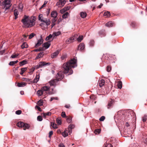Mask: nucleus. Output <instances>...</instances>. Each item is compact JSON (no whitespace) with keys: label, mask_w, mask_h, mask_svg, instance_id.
Here are the masks:
<instances>
[{"label":"nucleus","mask_w":147,"mask_h":147,"mask_svg":"<svg viewBox=\"0 0 147 147\" xmlns=\"http://www.w3.org/2000/svg\"><path fill=\"white\" fill-rule=\"evenodd\" d=\"M131 26L132 27H134L137 26V24L135 22H133L131 24Z\"/></svg>","instance_id":"13d9d810"},{"label":"nucleus","mask_w":147,"mask_h":147,"mask_svg":"<svg viewBox=\"0 0 147 147\" xmlns=\"http://www.w3.org/2000/svg\"><path fill=\"white\" fill-rule=\"evenodd\" d=\"M114 101L113 100L111 99V100L109 101L107 105V108L109 109L113 106V103L114 102Z\"/></svg>","instance_id":"0eeeda50"},{"label":"nucleus","mask_w":147,"mask_h":147,"mask_svg":"<svg viewBox=\"0 0 147 147\" xmlns=\"http://www.w3.org/2000/svg\"><path fill=\"white\" fill-rule=\"evenodd\" d=\"M22 80L23 81H25L26 82H30V80L29 79L26 78H22Z\"/></svg>","instance_id":"4d7b16f0"},{"label":"nucleus","mask_w":147,"mask_h":147,"mask_svg":"<svg viewBox=\"0 0 147 147\" xmlns=\"http://www.w3.org/2000/svg\"><path fill=\"white\" fill-rule=\"evenodd\" d=\"M22 113V111L20 110H18L16 111V113L17 115H20Z\"/></svg>","instance_id":"bf43d9fd"},{"label":"nucleus","mask_w":147,"mask_h":147,"mask_svg":"<svg viewBox=\"0 0 147 147\" xmlns=\"http://www.w3.org/2000/svg\"><path fill=\"white\" fill-rule=\"evenodd\" d=\"M51 64L50 63H46L45 62L42 61L40 62L36 66V68L38 69L39 68L45 65H49Z\"/></svg>","instance_id":"423d86ee"},{"label":"nucleus","mask_w":147,"mask_h":147,"mask_svg":"<svg viewBox=\"0 0 147 147\" xmlns=\"http://www.w3.org/2000/svg\"><path fill=\"white\" fill-rule=\"evenodd\" d=\"M113 25V23L112 22H108L105 24V26L108 27H112Z\"/></svg>","instance_id":"c756f323"},{"label":"nucleus","mask_w":147,"mask_h":147,"mask_svg":"<svg viewBox=\"0 0 147 147\" xmlns=\"http://www.w3.org/2000/svg\"><path fill=\"white\" fill-rule=\"evenodd\" d=\"M19 14L18 10L16 9L14 11V14L15 17V19H16L18 17V15Z\"/></svg>","instance_id":"5701e85b"},{"label":"nucleus","mask_w":147,"mask_h":147,"mask_svg":"<svg viewBox=\"0 0 147 147\" xmlns=\"http://www.w3.org/2000/svg\"><path fill=\"white\" fill-rule=\"evenodd\" d=\"M62 135L64 137H65L68 135V131L67 129H65L64 131L62 133Z\"/></svg>","instance_id":"dca6fc26"},{"label":"nucleus","mask_w":147,"mask_h":147,"mask_svg":"<svg viewBox=\"0 0 147 147\" xmlns=\"http://www.w3.org/2000/svg\"><path fill=\"white\" fill-rule=\"evenodd\" d=\"M69 15V13L68 12H66L62 15V18L63 19H65L66 18H67Z\"/></svg>","instance_id":"72a5a7b5"},{"label":"nucleus","mask_w":147,"mask_h":147,"mask_svg":"<svg viewBox=\"0 0 147 147\" xmlns=\"http://www.w3.org/2000/svg\"><path fill=\"white\" fill-rule=\"evenodd\" d=\"M43 52H41L39 53L37 56L36 57L35 59H37L41 57H42L43 56Z\"/></svg>","instance_id":"473e14b6"},{"label":"nucleus","mask_w":147,"mask_h":147,"mask_svg":"<svg viewBox=\"0 0 147 147\" xmlns=\"http://www.w3.org/2000/svg\"><path fill=\"white\" fill-rule=\"evenodd\" d=\"M100 132V129H96L94 131V133L96 134H99Z\"/></svg>","instance_id":"3c124183"},{"label":"nucleus","mask_w":147,"mask_h":147,"mask_svg":"<svg viewBox=\"0 0 147 147\" xmlns=\"http://www.w3.org/2000/svg\"><path fill=\"white\" fill-rule=\"evenodd\" d=\"M49 89V87L48 86H45L42 87L41 88V89L43 92L47 91Z\"/></svg>","instance_id":"a211bd4d"},{"label":"nucleus","mask_w":147,"mask_h":147,"mask_svg":"<svg viewBox=\"0 0 147 147\" xmlns=\"http://www.w3.org/2000/svg\"><path fill=\"white\" fill-rule=\"evenodd\" d=\"M42 114L43 117L45 118H46V116H50L51 114V113L50 112H48L47 113H43Z\"/></svg>","instance_id":"cd10ccee"},{"label":"nucleus","mask_w":147,"mask_h":147,"mask_svg":"<svg viewBox=\"0 0 147 147\" xmlns=\"http://www.w3.org/2000/svg\"><path fill=\"white\" fill-rule=\"evenodd\" d=\"M29 125L26 123H24V126H23V127H24V129L25 130L26 129H28L29 128Z\"/></svg>","instance_id":"37998d69"},{"label":"nucleus","mask_w":147,"mask_h":147,"mask_svg":"<svg viewBox=\"0 0 147 147\" xmlns=\"http://www.w3.org/2000/svg\"><path fill=\"white\" fill-rule=\"evenodd\" d=\"M67 57V55L65 54L62 55L61 57V59L62 60H64Z\"/></svg>","instance_id":"c03bdc74"},{"label":"nucleus","mask_w":147,"mask_h":147,"mask_svg":"<svg viewBox=\"0 0 147 147\" xmlns=\"http://www.w3.org/2000/svg\"><path fill=\"white\" fill-rule=\"evenodd\" d=\"M38 20L39 21L43 22H44L45 20H46L47 19V18H44L42 16V14L39 15L38 16Z\"/></svg>","instance_id":"1a4fd4ad"},{"label":"nucleus","mask_w":147,"mask_h":147,"mask_svg":"<svg viewBox=\"0 0 147 147\" xmlns=\"http://www.w3.org/2000/svg\"><path fill=\"white\" fill-rule=\"evenodd\" d=\"M74 127H75V126L74 125L71 124V125H70L68 127V129H72L74 128Z\"/></svg>","instance_id":"8fccbe9b"},{"label":"nucleus","mask_w":147,"mask_h":147,"mask_svg":"<svg viewBox=\"0 0 147 147\" xmlns=\"http://www.w3.org/2000/svg\"><path fill=\"white\" fill-rule=\"evenodd\" d=\"M20 65L22 66L27 63V61L26 60H24L20 61Z\"/></svg>","instance_id":"2f4dec72"},{"label":"nucleus","mask_w":147,"mask_h":147,"mask_svg":"<svg viewBox=\"0 0 147 147\" xmlns=\"http://www.w3.org/2000/svg\"><path fill=\"white\" fill-rule=\"evenodd\" d=\"M57 19L55 18H53L51 22V28H52L54 26H55V22L57 20Z\"/></svg>","instance_id":"a878e982"},{"label":"nucleus","mask_w":147,"mask_h":147,"mask_svg":"<svg viewBox=\"0 0 147 147\" xmlns=\"http://www.w3.org/2000/svg\"><path fill=\"white\" fill-rule=\"evenodd\" d=\"M43 42V39L41 37L40 39L38 40L36 44L35 47L37 48L40 46Z\"/></svg>","instance_id":"6e6552de"},{"label":"nucleus","mask_w":147,"mask_h":147,"mask_svg":"<svg viewBox=\"0 0 147 147\" xmlns=\"http://www.w3.org/2000/svg\"><path fill=\"white\" fill-rule=\"evenodd\" d=\"M11 0H5L2 3V5L4 6V8L5 10L9 8L11 5Z\"/></svg>","instance_id":"20e7f679"},{"label":"nucleus","mask_w":147,"mask_h":147,"mask_svg":"<svg viewBox=\"0 0 147 147\" xmlns=\"http://www.w3.org/2000/svg\"><path fill=\"white\" fill-rule=\"evenodd\" d=\"M81 17L82 18H85L87 16V14L86 12H82L80 14Z\"/></svg>","instance_id":"b1692460"},{"label":"nucleus","mask_w":147,"mask_h":147,"mask_svg":"<svg viewBox=\"0 0 147 147\" xmlns=\"http://www.w3.org/2000/svg\"><path fill=\"white\" fill-rule=\"evenodd\" d=\"M85 48V45L84 43H80L78 46V50H82L84 49Z\"/></svg>","instance_id":"4468645a"},{"label":"nucleus","mask_w":147,"mask_h":147,"mask_svg":"<svg viewBox=\"0 0 147 147\" xmlns=\"http://www.w3.org/2000/svg\"><path fill=\"white\" fill-rule=\"evenodd\" d=\"M51 126L53 128L55 129L57 128L56 124L54 122L51 123Z\"/></svg>","instance_id":"79ce46f5"},{"label":"nucleus","mask_w":147,"mask_h":147,"mask_svg":"<svg viewBox=\"0 0 147 147\" xmlns=\"http://www.w3.org/2000/svg\"><path fill=\"white\" fill-rule=\"evenodd\" d=\"M43 92L42 89H41V90H38L37 92V93L38 96H40L42 94Z\"/></svg>","instance_id":"7c9ffc66"},{"label":"nucleus","mask_w":147,"mask_h":147,"mask_svg":"<svg viewBox=\"0 0 147 147\" xmlns=\"http://www.w3.org/2000/svg\"><path fill=\"white\" fill-rule=\"evenodd\" d=\"M57 13L56 11H53L51 12V17H53V18H57Z\"/></svg>","instance_id":"9d476101"},{"label":"nucleus","mask_w":147,"mask_h":147,"mask_svg":"<svg viewBox=\"0 0 147 147\" xmlns=\"http://www.w3.org/2000/svg\"><path fill=\"white\" fill-rule=\"evenodd\" d=\"M15 64L14 61H10L9 63V65L11 66H13Z\"/></svg>","instance_id":"0e129e2a"},{"label":"nucleus","mask_w":147,"mask_h":147,"mask_svg":"<svg viewBox=\"0 0 147 147\" xmlns=\"http://www.w3.org/2000/svg\"><path fill=\"white\" fill-rule=\"evenodd\" d=\"M94 41L93 40H91L90 42V46H94Z\"/></svg>","instance_id":"864d4df0"},{"label":"nucleus","mask_w":147,"mask_h":147,"mask_svg":"<svg viewBox=\"0 0 147 147\" xmlns=\"http://www.w3.org/2000/svg\"><path fill=\"white\" fill-rule=\"evenodd\" d=\"M77 66V60L75 58L71 59L68 62L65 63L63 65V68L64 73H67L69 72V74H71L73 73V70L71 69V68H74Z\"/></svg>","instance_id":"f257e3e1"},{"label":"nucleus","mask_w":147,"mask_h":147,"mask_svg":"<svg viewBox=\"0 0 147 147\" xmlns=\"http://www.w3.org/2000/svg\"><path fill=\"white\" fill-rule=\"evenodd\" d=\"M59 53V51H56L55 52L51 54V57L52 58H55Z\"/></svg>","instance_id":"2eb2a0df"},{"label":"nucleus","mask_w":147,"mask_h":147,"mask_svg":"<svg viewBox=\"0 0 147 147\" xmlns=\"http://www.w3.org/2000/svg\"><path fill=\"white\" fill-rule=\"evenodd\" d=\"M26 83L25 82L18 83L17 86L19 87H24L26 86Z\"/></svg>","instance_id":"aec40b11"},{"label":"nucleus","mask_w":147,"mask_h":147,"mask_svg":"<svg viewBox=\"0 0 147 147\" xmlns=\"http://www.w3.org/2000/svg\"><path fill=\"white\" fill-rule=\"evenodd\" d=\"M56 5L58 6L59 7H62L61 5V2L59 1V2H57L56 3Z\"/></svg>","instance_id":"680f3d73"},{"label":"nucleus","mask_w":147,"mask_h":147,"mask_svg":"<svg viewBox=\"0 0 147 147\" xmlns=\"http://www.w3.org/2000/svg\"><path fill=\"white\" fill-rule=\"evenodd\" d=\"M127 117L125 119V121L126 122L125 123V126L127 127L129 126V124L128 123V122H127V120L131 119L132 118L133 115V117L134 118L136 116L135 113H134L133 111H131L127 113Z\"/></svg>","instance_id":"7ed1b4c3"},{"label":"nucleus","mask_w":147,"mask_h":147,"mask_svg":"<svg viewBox=\"0 0 147 147\" xmlns=\"http://www.w3.org/2000/svg\"><path fill=\"white\" fill-rule=\"evenodd\" d=\"M104 16L107 17H109L110 16V13L108 11L105 12L104 13Z\"/></svg>","instance_id":"ea45409f"},{"label":"nucleus","mask_w":147,"mask_h":147,"mask_svg":"<svg viewBox=\"0 0 147 147\" xmlns=\"http://www.w3.org/2000/svg\"><path fill=\"white\" fill-rule=\"evenodd\" d=\"M35 19L36 18L33 16L31 17L29 19L28 16L25 15L24 18L22 20V22L25 27H31L34 25Z\"/></svg>","instance_id":"f03ea898"},{"label":"nucleus","mask_w":147,"mask_h":147,"mask_svg":"<svg viewBox=\"0 0 147 147\" xmlns=\"http://www.w3.org/2000/svg\"><path fill=\"white\" fill-rule=\"evenodd\" d=\"M83 38V36H79L78 38H77L78 41V42H81Z\"/></svg>","instance_id":"4c0bfd02"},{"label":"nucleus","mask_w":147,"mask_h":147,"mask_svg":"<svg viewBox=\"0 0 147 147\" xmlns=\"http://www.w3.org/2000/svg\"><path fill=\"white\" fill-rule=\"evenodd\" d=\"M56 80L55 79L52 80L49 82V84L51 86H55L56 84V82H57Z\"/></svg>","instance_id":"9b49d317"},{"label":"nucleus","mask_w":147,"mask_h":147,"mask_svg":"<svg viewBox=\"0 0 147 147\" xmlns=\"http://www.w3.org/2000/svg\"><path fill=\"white\" fill-rule=\"evenodd\" d=\"M64 73L62 71H59L56 75V79L57 81L61 80L64 78Z\"/></svg>","instance_id":"39448f33"},{"label":"nucleus","mask_w":147,"mask_h":147,"mask_svg":"<svg viewBox=\"0 0 147 147\" xmlns=\"http://www.w3.org/2000/svg\"><path fill=\"white\" fill-rule=\"evenodd\" d=\"M35 35V34L32 33L30 35H29V39H30L32 38L33 37H34Z\"/></svg>","instance_id":"a18cd8bd"},{"label":"nucleus","mask_w":147,"mask_h":147,"mask_svg":"<svg viewBox=\"0 0 147 147\" xmlns=\"http://www.w3.org/2000/svg\"><path fill=\"white\" fill-rule=\"evenodd\" d=\"M61 116L63 117H66L65 112H62V113H61Z\"/></svg>","instance_id":"e2e57ef3"},{"label":"nucleus","mask_w":147,"mask_h":147,"mask_svg":"<svg viewBox=\"0 0 147 147\" xmlns=\"http://www.w3.org/2000/svg\"><path fill=\"white\" fill-rule=\"evenodd\" d=\"M28 45L27 43L25 42H24L21 46V48L23 49L25 48H27L28 47Z\"/></svg>","instance_id":"c85d7f7f"},{"label":"nucleus","mask_w":147,"mask_h":147,"mask_svg":"<svg viewBox=\"0 0 147 147\" xmlns=\"http://www.w3.org/2000/svg\"><path fill=\"white\" fill-rule=\"evenodd\" d=\"M37 104L39 106H42L43 104V100L41 99L38 102Z\"/></svg>","instance_id":"58836bf2"},{"label":"nucleus","mask_w":147,"mask_h":147,"mask_svg":"<svg viewBox=\"0 0 147 147\" xmlns=\"http://www.w3.org/2000/svg\"><path fill=\"white\" fill-rule=\"evenodd\" d=\"M35 108L37 109L38 110L40 111H42V110L40 108L39 106L36 105L35 106Z\"/></svg>","instance_id":"774afa93"},{"label":"nucleus","mask_w":147,"mask_h":147,"mask_svg":"<svg viewBox=\"0 0 147 147\" xmlns=\"http://www.w3.org/2000/svg\"><path fill=\"white\" fill-rule=\"evenodd\" d=\"M61 34V32L60 31H58L57 32H54L53 34V38H54L55 36H57Z\"/></svg>","instance_id":"4be33fe9"},{"label":"nucleus","mask_w":147,"mask_h":147,"mask_svg":"<svg viewBox=\"0 0 147 147\" xmlns=\"http://www.w3.org/2000/svg\"><path fill=\"white\" fill-rule=\"evenodd\" d=\"M60 1L61 2V6L62 7L65 4L66 1L65 0H63L61 1Z\"/></svg>","instance_id":"09e8293b"},{"label":"nucleus","mask_w":147,"mask_h":147,"mask_svg":"<svg viewBox=\"0 0 147 147\" xmlns=\"http://www.w3.org/2000/svg\"><path fill=\"white\" fill-rule=\"evenodd\" d=\"M53 36V35H52L51 34L49 35V36H47L46 38V40H49Z\"/></svg>","instance_id":"49530a36"},{"label":"nucleus","mask_w":147,"mask_h":147,"mask_svg":"<svg viewBox=\"0 0 147 147\" xmlns=\"http://www.w3.org/2000/svg\"><path fill=\"white\" fill-rule=\"evenodd\" d=\"M111 67L109 66H108L107 67V71L108 72H109L111 71Z\"/></svg>","instance_id":"69168bd1"},{"label":"nucleus","mask_w":147,"mask_h":147,"mask_svg":"<svg viewBox=\"0 0 147 147\" xmlns=\"http://www.w3.org/2000/svg\"><path fill=\"white\" fill-rule=\"evenodd\" d=\"M40 78V75L39 74H38V75H37L36 77L35 78L33 81L31 82L33 83H37L39 80V79Z\"/></svg>","instance_id":"ddd939ff"},{"label":"nucleus","mask_w":147,"mask_h":147,"mask_svg":"<svg viewBox=\"0 0 147 147\" xmlns=\"http://www.w3.org/2000/svg\"><path fill=\"white\" fill-rule=\"evenodd\" d=\"M70 8V7L68 6L65 7L63 8L60 10V12L62 13H64L66 11L69 10Z\"/></svg>","instance_id":"f8f14e48"},{"label":"nucleus","mask_w":147,"mask_h":147,"mask_svg":"<svg viewBox=\"0 0 147 147\" xmlns=\"http://www.w3.org/2000/svg\"><path fill=\"white\" fill-rule=\"evenodd\" d=\"M72 118L71 117H69L67 118V121L69 123H70L71 121Z\"/></svg>","instance_id":"5fc2aeb1"},{"label":"nucleus","mask_w":147,"mask_h":147,"mask_svg":"<svg viewBox=\"0 0 147 147\" xmlns=\"http://www.w3.org/2000/svg\"><path fill=\"white\" fill-rule=\"evenodd\" d=\"M103 147H112V146L111 144L106 142L104 144Z\"/></svg>","instance_id":"c9c22d12"},{"label":"nucleus","mask_w":147,"mask_h":147,"mask_svg":"<svg viewBox=\"0 0 147 147\" xmlns=\"http://www.w3.org/2000/svg\"><path fill=\"white\" fill-rule=\"evenodd\" d=\"M43 48L42 47H40L38 49H35L33 51H34L38 52L40 51L43 50Z\"/></svg>","instance_id":"a19ab883"},{"label":"nucleus","mask_w":147,"mask_h":147,"mask_svg":"<svg viewBox=\"0 0 147 147\" xmlns=\"http://www.w3.org/2000/svg\"><path fill=\"white\" fill-rule=\"evenodd\" d=\"M24 125V123L23 122H19L17 124V125L19 127H23Z\"/></svg>","instance_id":"6ab92c4d"},{"label":"nucleus","mask_w":147,"mask_h":147,"mask_svg":"<svg viewBox=\"0 0 147 147\" xmlns=\"http://www.w3.org/2000/svg\"><path fill=\"white\" fill-rule=\"evenodd\" d=\"M105 117L104 116H102L99 119V120L100 121H103L105 119Z\"/></svg>","instance_id":"052dcab7"},{"label":"nucleus","mask_w":147,"mask_h":147,"mask_svg":"<svg viewBox=\"0 0 147 147\" xmlns=\"http://www.w3.org/2000/svg\"><path fill=\"white\" fill-rule=\"evenodd\" d=\"M50 42H47L46 43H44L42 45V46L44 47H45V48L46 49L49 48L50 47Z\"/></svg>","instance_id":"f3484780"},{"label":"nucleus","mask_w":147,"mask_h":147,"mask_svg":"<svg viewBox=\"0 0 147 147\" xmlns=\"http://www.w3.org/2000/svg\"><path fill=\"white\" fill-rule=\"evenodd\" d=\"M147 119V115H144L142 121H143L144 122L146 121Z\"/></svg>","instance_id":"6e6d98bb"},{"label":"nucleus","mask_w":147,"mask_h":147,"mask_svg":"<svg viewBox=\"0 0 147 147\" xmlns=\"http://www.w3.org/2000/svg\"><path fill=\"white\" fill-rule=\"evenodd\" d=\"M37 119L39 121H41L42 120V118L41 116L39 115L37 117Z\"/></svg>","instance_id":"603ef678"},{"label":"nucleus","mask_w":147,"mask_h":147,"mask_svg":"<svg viewBox=\"0 0 147 147\" xmlns=\"http://www.w3.org/2000/svg\"><path fill=\"white\" fill-rule=\"evenodd\" d=\"M27 68L26 67L22 68L21 69V71L20 74L21 75H22L27 70Z\"/></svg>","instance_id":"393cba45"},{"label":"nucleus","mask_w":147,"mask_h":147,"mask_svg":"<svg viewBox=\"0 0 147 147\" xmlns=\"http://www.w3.org/2000/svg\"><path fill=\"white\" fill-rule=\"evenodd\" d=\"M56 121L58 125H60L61 123V118H57Z\"/></svg>","instance_id":"e433bc0d"},{"label":"nucleus","mask_w":147,"mask_h":147,"mask_svg":"<svg viewBox=\"0 0 147 147\" xmlns=\"http://www.w3.org/2000/svg\"><path fill=\"white\" fill-rule=\"evenodd\" d=\"M69 39H70V41H71V42H73L74 40L75 39V38H74V36L71 37L69 38Z\"/></svg>","instance_id":"338daca9"},{"label":"nucleus","mask_w":147,"mask_h":147,"mask_svg":"<svg viewBox=\"0 0 147 147\" xmlns=\"http://www.w3.org/2000/svg\"><path fill=\"white\" fill-rule=\"evenodd\" d=\"M44 22V23H45V24L47 26H48L50 24L51 22L49 19H47V20H45Z\"/></svg>","instance_id":"bb28decb"},{"label":"nucleus","mask_w":147,"mask_h":147,"mask_svg":"<svg viewBox=\"0 0 147 147\" xmlns=\"http://www.w3.org/2000/svg\"><path fill=\"white\" fill-rule=\"evenodd\" d=\"M19 54H13L11 56V58H14L16 57Z\"/></svg>","instance_id":"de8ad7c7"},{"label":"nucleus","mask_w":147,"mask_h":147,"mask_svg":"<svg viewBox=\"0 0 147 147\" xmlns=\"http://www.w3.org/2000/svg\"><path fill=\"white\" fill-rule=\"evenodd\" d=\"M98 82L100 87H101L104 85L105 84V81L104 80L102 79L99 81Z\"/></svg>","instance_id":"412c9836"},{"label":"nucleus","mask_w":147,"mask_h":147,"mask_svg":"<svg viewBox=\"0 0 147 147\" xmlns=\"http://www.w3.org/2000/svg\"><path fill=\"white\" fill-rule=\"evenodd\" d=\"M122 82L121 81H119L117 83V86L118 88L121 89L122 87Z\"/></svg>","instance_id":"f704fd0d"}]
</instances>
